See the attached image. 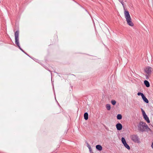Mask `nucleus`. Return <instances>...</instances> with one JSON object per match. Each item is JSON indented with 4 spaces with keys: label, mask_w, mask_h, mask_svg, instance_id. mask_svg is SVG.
<instances>
[{
    "label": "nucleus",
    "mask_w": 153,
    "mask_h": 153,
    "mask_svg": "<svg viewBox=\"0 0 153 153\" xmlns=\"http://www.w3.org/2000/svg\"><path fill=\"white\" fill-rule=\"evenodd\" d=\"M111 103L113 105H114L116 104V102L115 100H112Z\"/></svg>",
    "instance_id": "16"
},
{
    "label": "nucleus",
    "mask_w": 153,
    "mask_h": 153,
    "mask_svg": "<svg viewBox=\"0 0 153 153\" xmlns=\"http://www.w3.org/2000/svg\"><path fill=\"white\" fill-rule=\"evenodd\" d=\"M84 117L85 120H87L88 119V114L87 112H85L84 113Z\"/></svg>",
    "instance_id": "13"
},
{
    "label": "nucleus",
    "mask_w": 153,
    "mask_h": 153,
    "mask_svg": "<svg viewBox=\"0 0 153 153\" xmlns=\"http://www.w3.org/2000/svg\"><path fill=\"white\" fill-rule=\"evenodd\" d=\"M116 127L118 130H120L122 129V125L120 123H118L116 125Z\"/></svg>",
    "instance_id": "6"
},
{
    "label": "nucleus",
    "mask_w": 153,
    "mask_h": 153,
    "mask_svg": "<svg viewBox=\"0 0 153 153\" xmlns=\"http://www.w3.org/2000/svg\"><path fill=\"white\" fill-rule=\"evenodd\" d=\"M151 146L153 149V142L152 143V144L151 145Z\"/></svg>",
    "instance_id": "22"
},
{
    "label": "nucleus",
    "mask_w": 153,
    "mask_h": 153,
    "mask_svg": "<svg viewBox=\"0 0 153 153\" xmlns=\"http://www.w3.org/2000/svg\"><path fill=\"white\" fill-rule=\"evenodd\" d=\"M87 146L88 147V149H89L90 150H91V148L90 146L89 145V144L88 143H87Z\"/></svg>",
    "instance_id": "19"
},
{
    "label": "nucleus",
    "mask_w": 153,
    "mask_h": 153,
    "mask_svg": "<svg viewBox=\"0 0 153 153\" xmlns=\"http://www.w3.org/2000/svg\"><path fill=\"white\" fill-rule=\"evenodd\" d=\"M137 129L139 131L143 132L145 131V129L148 131H151L150 129L145 123L140 122L137 125Z\"/></svg>",
    "instance_id": "1"
},
{
    "label": "nucleus",
    "mask_w": 153,
    "mask_h": 153,
    "mask_svg": "<svg viewBox=\"0 0 153 153\" xmlns=\"http://www.w3.org/2000/svg\"><path fill=\"white\" fill-rule=\"evenodd\" d=\"M145 120L147 121V122L148 123H149L150 121L149 119V118L146 114L144 116H143Z\"/></svg>",
    "instance_id": "8"
},
{
    "label": "nucleus",
    "mask_w": 153,
    "mask_h": 153,
    "mask_svg": "<svg viewBox=\"0 0 153 153\" xmlns=\"http://www.w3.org/2000/svg\"><path fill=\"white\" fill-rule=\"evenodd\" d=\"M15 43L16 45L19 48L22 50V51L24 52V51L21 48L19 44V30H17L15 33Z\"/></svg>",
    "instance_id": "3"
},
{
    "label": "nucleus",
    "mask_w": 153,
    "mask_h": 153,
    "mask_svg": "<svg viewBox=\"0 0 153 153\" xmlns=\"http://www.w3.org/2000/svg\"><path fill=\"white\" fill-rule=\"evenodd\" d=\"M96 149H97L99 151H101L102 149V146L99 145H98L96 146Z\"/></svg>",
    "instance_id": "10"
},
{
    "label": "nucleus",
    "mask_w": 153,
    "mask_h": 153,
    "mask_svg": "<svg viewBox=\"0 0 153 153\" xmlns=\"http://www.w3.org/2000/svg\"><path fill=\"white\" fill-rule=\"evenodd\" d=\"M106 108L108 110H110L111 109V105L109 104H107L106 105Z\"/></svg>",
    "instance_id": "14"
},
{
    "label": "nucleus",
    "mask_w": 153,
    "mask_h": 153,
    "mask_svg": "<svg viewBox=\"0 0 153 153\" xmlns=\"http://www.w3.org/2000/svg\"><path fill=\"white\" fill-rule=\"evenodd\" d=\"M122 118V116L120 114H118L117 116V119L118 120H121Z\"/></svg>",
    "instance_id": "15"
},
{
    "label": "nucleus",
    "mask_w": 153,
    "mask_h": 153,
    "mask_svg": "<svg viewBox=\"0 0 153 153\" xmlns=\"http://www.w3.org/2000/svg\"><path fill=\"white\" fill-rule=\"evenodd\" d=\"M105 129H106L107 130H108V129H107L105 127Z\"/></svg>",
    "instance_id": "23"
},
{
    "label": "nucleus",
    "mask_w": 153,
    "mask_h": 153,
    "mask_svg": "<svg viewBox=\"0 0 153 153\" xmlns=\"http://www.w3.org/2000/svg\"><path fill=\"white\" fill-rule=\"evenodd\" d=\"M141 111H142V113L143 116H144V115L146 114L145 113V111L142 108L141 109Z\"/></svg>",
    "instance_id": "20"
},
{
    "label": "nucleus",
    "mask_w": 153,
    "mask_h": 153,
    "mask_svg": "<svg viewBox=\"0 0 153 153\" xmlns=\"http://www.w3.org/2000/svg\"><path fill=\"white\" fill-rule=\"evenodd\" d=\"M127 0H119V1L122 4L123 7L124 8V10H125L124 6V2H126Z\"/></svg>",
    "instance_id": "12"
},
{
    "label": "nucleus",
    "mask_w": 153,
    "mask_h": 153,
    "mask_svg": "<svg viewBox=\"0 0 153 153\" xmlns=\"http://www.w3.org/2000/svg\"><path fill=\"white\" fill-rule=\"evenodd\" d=\"M149 75H148V74H146V78L147 79H148L149 78Z\"/></svg>",
    "instance_id": "21"
},
{
    "label": "nucleus",
    "mask_w": 153,
    "mask_h": 153,
    "mask_svg": "<svg viewBox=\"0 0 153 153\" xmlns=\"http://www.w3.org/2000/svg\"><path fill=\"white\" fill-rule=\"evenodd\" d=\"M121 141L122 142V143L124 145V146L127 144V143L126 140L123 137H122L121 138Z\"/></svg>",
    "instance_id": "9"
},
{
    "label": "nucleus",
    "mask_w": 153,
    "mask_h": 153,
    "mask_svg": "<svg viewBox=\"0 0 153 153\" xmlns=\"http://www.w3.org/2000/svg\"><path fill=\"white\" fill-rule=\"evenodd\" d=\"M144 84L147 87H149L150 86L149 83L147 80H145L144 81Z\"/></svg>",
    "instance_id": "11"
},
{
    "label": "nucleus",
    "mask_w": 153,
    "mask_h": 153,
    "mask_svg": "<svg viewBox=\"0 0 153 153\" xmlns=\"http://www.w3.org/2000/svg\"><path fill=\"white\" fill-rule=\"evenodd\" d=\"M125 147L126 148H127L128 149V150H129L130 149V146H129V145H128L127 144H126L125 146Z\"/></svg>",
    "instance_id": "18"
},
{
    "label": "nucleus",
    "mask_w": 153,
    "mask_h": 153,
    "mask_svg": "<svg viewBox=\"0 0 153 153\" xmlns=\"http://www.w3.org/2000/svg\"><path fill=\"white\" fill-rule=\"evenodd\" d=\"M142 98L145 102L146 103H149V101L145 97L144 95L143 97H142Z\"/></svg>",
    "instance_id": "7"
},
{
    "label": "nucleus",
    "mask_w": 153,
    "mask_h": 153,
    "mask_svg": "<svg viewBox=\"0 0 153 153\" xmlns=\"http://www.w3.org/2000/svg\"><path fill=\"white\" fill-rule=\"evenodd\" d=\"M137 95L138 96L141 95V96L142 97L144 95L143 94V93H141V92L138 93Z\"/></svg>",
    "instance_id": "17"
},
{
    "label": "nucleus",
    "mask_w": 153,
    "mask_h": 153,
    "mask_svg": "<svg viewBox=\"0 0 153 153\" xmlns=\"http://www.w3.org/2000/svg\"><path fill=\"white\" fill-rule=\"evenodd\" d=\"M152 68L149 66H147L144 69V71L148 75L151 74Z\"/></svg>",
    "instance_id": "5"
},
{
    "label": "nucleus",
    "mask_w": 153,
    "mask_h": 153,
    "mask_svg": "<svg viewBox=\"0 0 153 153\" xmlns=\"http://www.w3.org/2000/svg\"><path fill=\"white\" fill-rule=\"evenodd\" d=\"M124 14L127 24L131 26H133L134 25L131 21V19L129 14V12L126 10H125L124 11Z\"/></svg>",
    "instance_id": "2"
},
{
    "label": "nucleus",
    "mask_w": 153,
    "mask_h": 153,
    "mask_svg": "<svg viewBox=\"0 0 153 153\" xmlns=\"http://www.w3.org/2000/svg\"><path fill=\"white\" fill-rule=\"evenodd\" d=\"M131 138L134 142L137 143L139 142V139L137 135L133 134L131 135Z\"/></svg>",
    "instance_id": "4"
}]
</instances>
